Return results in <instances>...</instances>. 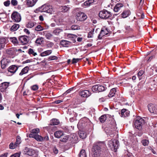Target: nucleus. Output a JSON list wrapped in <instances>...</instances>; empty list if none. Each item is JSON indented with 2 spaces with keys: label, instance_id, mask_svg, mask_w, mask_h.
Returning <instances> with one entry per match:
<instances>
[{
  "label": "nucleus",
  "instance_id": "0eeeda50",
  "mask_svg": "<svg viewBox=\"0 0 157 157\" xmlns=\"http://www.w3.org/2000/svg\"><path fill=\"white\" fill-rule=\"evenodd\" d=\"M11 17L13 21L16 22H19L21 20V17L20 14L17 12H14L12 14Z\"/></svg>",
  "mask_w": 157,
  "mask_h": 157
},
{
  "label": "nucleus",
  "instance_id": "a211bd4d",
  "mask_svg": "<svg viewBox=\"0 0 157 157\" xmlns=\"http://www.w3.org/2000/svg\"><path fill=\"white\" fill-rule=\"evenodd\" d=\"M123 6V5L122 3H117L114 7L113 9L114 11L117 12L121 11Z\"/></svg>",
  "mask_w": 157,
  "mask_h": 157
},
{
  "label": "nucleus",
  "instance_id": "052dcab7",
  "mask_svg": "<svg viewBox=\"0 0 157 157\" xmlns=\"http://www.w3.org/2000/svg\"><path fill=\"white\" fill-rule=\"evenodd\" d=\"M31 89L33 90H36L38 89V86L37 85H34L31 87Z\"/></svg>",
  "mask_w": 157,
  "mask_h": 157
},
{
  "label": "nucleus",
  "instance_id": "338daca9",
  "mask_svg": "<svg viewBox=\"0 0 157 157\" xmlns=\"http://www.w3.org/2000/svg\"><path fill=\"white\" fill-rule=\"evenodd\" d=\"M24 31L28 35H29L30 34V32L27 29H24Z\"/></svg>",
  "mask_w": 157,
  "mask_h": 157
},
{
  "label": "nucleus",
  "instance_id": "f704fd0d",
  "mask_svg": "<svg viewBox=\"0 0 157 157\" xmlns=\"http://www.w3.org/2000/svg\"><path fill=\"white\" fill-rule=\"evenodd\" d=\"M100 32H101V34L102 36H104L105 35H107L109 33L108 29L106 28L102 29Z\"/></svg>",
  "mask_w": 157,
  "mask_h": 157
},
{
  "label": "nucleus",
  "instance_id": "79ce46f5",
  "mask_svg": "<svg viewBox=\"0 0 157 157\" xmlns=\"http://www.w3.org/2000/svg\"><path fill=\"white\" fill-rule=\"evenodd\" d=\"M40 132V130L39 128H36L32 129L30 131V134H37Z\"/></svg>",
  "mask_w": 157,
  "mask_h": 157
},
{
  "label": "nucleus",
  "instance_id": "1a4fd4ad",
  "mask_svg": "<svg viewBox=\"0 0 157 157\" xmlns=\"http://www.w3.org/2000/svg\"><path fill=\"white\" fill-rule=\"evenodd\" d=\"M89 121V120L87 119H82L78 122V126L82 128H84L87 125V122Z\"/></svg>",
  "mask_w": 157,
  "mask_h": 157
},
{
  "label": "nucleus",
  "instance_id": "a18cd8bd",
  "mask_svg": "<svg viewBox=\"0 0 157 157\" xmlns=\"http://www.w3.org/2000/svg\"><path fill=\"white\" fill-rule=\"evenodd\" d=\"M68 139L69 137L68 136H65L61 138L60 140L62 142H66L68 140Z\"/></svg>",
  "mask_w": 157,
  "mask_h": 157
},
{
  "label": "nucleus",
  "instance_id": "c03bdc74",
  "mask_svg": "<svg viewBox=\"0 0 157 157\" xmlns=\"http://www.w3.org/2000/svg\"><path fill=\"white\" fill-rule=\"evenodd\" d=\"M71 29L72 30H76L80 29V26L77 25H73L71 27Z\"/></svg>",
  "mask_w": 157,
  "mask_h": 157
},
{
  "label": "nucleus",
  "instance_id": "39448f33",
  "mask_svg": "<svg viewBox=\"0 0 157 157\" xmlns=\"http://www.w3.org/2000/svg\"><path fill=\"white\" fill-rule=\"evenodd\" d=\"M40 9H42L41 11L42 12L51 14L53 12L52 7L50 5H44L41 6Z\"/></svg>",
  "mask_w": 157,
  "mask_h": 157
},
{
  "label": "nucleus",
  "instance_id": "f03ea898",
  "mask_svg": "<svg viewBox=\"0 0 157 157\" xmlns=\"http://www.w3.org/2000/svg\"><path fill=\"white\" fill-rule=\"evenodd\" d=\"M108 145L112 151L116 152L119 145V142L117 140H111L109 141Z\"/></svg>",
  "mask_w": 157,
  "mask_h": 157
},
{
  "label": "nucleus",
  "instance_id": "4468645a",
  "mask_svg": "<svg viewBox=\"0 0 157 157\" xmlns=\"http://www.w3.org/2000/svg\"><path fill=\"white\" fill-rule=\"evenodd\" d=\"M18 67L15 65L10 66L8 69V71L11 73L12 75L14 74L18 70Z\"/></svg>",
  "mask_w": 157,
  "mask_h": 157
},
{
  "label": "nucleus",
  "instance_id": "2f4dec72",
  "mask_svg": "<svg viewBox=\"0 0 157 157\" xmlns=\"http://www.w3.org/2000/svg\"><path fill=\"white\" fill-rule=\"evenodd\" d=\"M10 40L15 45H17L18 44V41L17 38L15 37H10Z\"/></svg>",
  "mask_w": 157,
  "mask_h": 157
},
{
  "label": "nucleus",
  "instance_id": "6e6d98bb",
  "mask_svg": "<svg viewBox=\"0 0 157 157\" xmlns=\"http://www.w3.org/2000/svg\"><path fill=\"white\" fill-rule=\"evenodd\" d=\"M11 3L13 6H16L17 4V2L16 0H12Z\"/></svg>",
  "mask_w": 157,
  "mask_h": 157
},
{
  "label": "nucleus",
  "instance_id": "c9c22d12",
  "mask_svg": "<svg viewBox=\"0 0 157 157\" xmlns=\"http://www.w3.org/2000/svg\"><path fill=\"white\" fill-rule=\"evenodd\" d=\"M79 157H86V154L84 150H82L79 154Z\"/></svg>",
  "mask_w": 157,
  "mask_h": 157
},
{
  "label": "nucleus",
  "instance_id": "cd10ccee",
  "mask_svg": "<svg viewBox=\"0 0 157 157\" xmlns=\"http://www.w3.org/2000/svg\"><path fill=\"white\" fill-rule=\"evenodd\" d=\"M44 41V38L42 37H39L36 39L35 41V43L38 45L41 44Z\"/></svg>",
  "mask_w": 157,
  "mask_h": 157
},
{
  "label": "nucleus",
  "instance_id": "bf43d9fd",
  "mask_svg": "<svg viewBox=\"0 0 157 157\" xmlns=\"http://www.w3.org/2000/svg\"><path fill=\"white\" fill-rule=\"evenodd\" d=\"M53 44L52 43L49 42L47 43V47L48 48H51L53 46Z\"/></svg>",
  "mask_w": 157,
  "mask_h": 157
},
{
  "label": "nucleus",
  "instance_id": "774afa93",
  "mask_svg": "<svg viewBox=\"0 0 157 157\" xmlns=\"http://www.w3.org/2000/svg\"><path fill=\"white\" fill-rule=\"evenodd\" d=\"M153 81L155 82V83H154V84L157 86V78H155V79L153 80Z\"/></svg>",
  "mask_w": 157,
  "mask_h": 157
},
{
  "label": "nucleus",
  "instance_id": "f257e3e1",
  "mask_svg": "<svg viewBox=\"0 0 157 157\" xmlns=\"http://www.w3.org/2000/svg\"><path fill=\"white\" fill-rule=\"evenodd\" d=\"M105 146L104 142H100L95 144L92 149V157H100L101 153V148Z\"/></svg>",
  "mask_w": 157,
  "mask_h": 157
},
{
  "label": "nucleus",
  "instance_id": "8fccbe9b",
  "mask_svg": "<svg viewBox=\"0 0 157 157\" xmlns=\"http://www.w3.org/2000/svg\"><path fill=\"white\" fill-rule=\"evenodd\" d=\"M6 40L4 37L0 38V44H1L3 46V44L6 42Z\"/></svg>",
  "mask_w": 157,
  "mask_h": 157
},
{
  "label": "nucleus",
  "instance_id": "ddd939ff",
  "mask_svg": "<svg viewBox=\"0 0 157 157\" xmlns=\"http://www.w3.org/2000/svg\"><path fill=\"white\" fill-rule=\"evenodd\" d=\"M29 137L34 138L38 141H41L43 140V137L37 134H30L29 135Z\"/></svg>",
  "mask_w": 157,
  "mask_h": 157
},
{
  "label": "nucleus",
  "instance_id": "72a5a7b5",
  "mask_svg": "<svg viewBox=\"0 0 157 157\" xmlns=\"http://www.w3.org/2000/svg\"><path fill=\"white\" fill-rule=\"evenodd\" d=\"M80 137L82 139H84L86 137V133L83 131H80L79 132Z\"/></svg>",
  "mask_w": 157,
  "mask_h": 157
},
{
  "label": "nucleus",
  "instance_id": "f8f14e48",
  "mask_svg": "<svg viewBox=\"0 0 157 157\" xmlns=\"http://www.w3.org/2000/svg\"><path fill=\"white\" fill-rule=\"evenodd\" d=\"M19 40L23 45L27 44L29 41V38L27 36H20L19 38Z\"/></svg>",
  "mask_w": 157,
  "mask_h": 157
},
{
  "label": "nucleus",
  "instance_id": "bb28decb",
  "mask_svg": "<svg viewBox=\"0 0 157 157\" xmlns=\"http://www.w3.org/2000/svg\"><path fill=\"white\" fill-rule=\"evenodd\" d=\"M19 27V25L18 24H15L12 26L10 29V30L12 32H14L18 29Z\"/></svg>",
  "mask_w": 157,
  "mask_h": 157
},
{
  "label": "nucleus",
  "instance_id": "6e6552de",
  "mask_svg": "<svg viewBox=\"0 0 157 157\" xmlns=\"http://www.w3.org/2000/svg\"><path fill=\"white\" fill-rule=\"evenodd\" d=\"M76 18L77 21H83L87 18V16L84 13L79 12L77 14Z\"/></svg>",
  "mask_w": 157,
  "mask_h": 157
},
{
  "label": "nucleus",
  "instance_id": "5701e85b",
  "mask_svg": "<svg viewBox=\"0 0 157 157\" xmlns=\"http://www.w3.org/2000/svg\"><path fill=\"white\" fill-rule=\"evenodd\" d=\"M29 70V68L28 66L25 67L21 71L19 75L20 76H22L24 74L27 73Z\"/></svg>",
  "mask_w": 157,
  "mask_h": 157
},
{
  "label": "nucleus",
  "instance_id": "c756f323",
  "mask_svg": "<svg viewBox=\"0 0 157 157\" xmlns=\"http://www.w3.org/2000/svg\"><path fill=\"white\" fill-rule=\"evenodd\" d=\"M36 23L35 22L30 21L28 22L26 25V27L29 28H31L33 27Z\"/></svg>",
  "mask_w": 157,
  "mask_h": 157
},
{
  "label": "nucleus",
  "instance_id": "37998d69",
  "mask_svg": "<svg viewBox=\"0 0 157 157\" xmlns=\"http://www.w3.org/2000/svg\"><path fill=\"white\" fill-rule=\"evenodd\" d=\"M44 29V27L40 25H37L35 28V30L37 31H42Z\"/></svg>",
  "mask_w": 157,
  "mask_h": 157
},
{
  "label": "nucleus",
  "instance_id": "09e8293b",
  "mask_svg": "<svg viewBox=\"0 0 157 157\" xmlns=\"http://www.w3.org/2000/svg\"><path fill=\"white\" fill-rule=\"evenodd\" d=\"M21 142V137L19 136H17V137L16 141L15 142V144H16L17 146L20 144Z\"/></svg>",
  "mask_w": 157,
  "mask_h": 157
},
{
  "label": "nucleus",
  "instance_id": "de8ad7c7",
  "mask_svg": "<svg viewBox=\"0 0 157 157\" xmlns=\"http://www.w3.org/2000/svg\"><path fill=\"white\" fill-rule=\"evenodd\" d=\"M10 148L11 149H13L17 147V145L15 144V143L14 144L13 143H11L10 145Z\"/></svg>",
  "mask_w": 157,
  "mask_h": 157
},
{
  "label": "nucleus",
  "instance_id": "20e7f679",
  "mask_svg": "<svg viewBox=\"0 0 157 157\" xmlns=\"http://www.w3.org/2000/svg\"><path fill=\"white\" fill-rule=\"evenodd\" d=\"M112 16L110 12L106 10L100 11L99 13V16L102 19H106Z\"/></svg>",
  "mask_w": 157,
  "mask_h": 157
},
{
  "label": "nucleus",
  "instance_id": "dca6fc26",
  "mask_svg": "<svg viewBox=\"0 0 157 157\" xmlns=\"http://www.w3.org/2000/svg\"><path fill=\"white\" fill-rule=\"evenodd\" d=\"M91 94L90 91L88 90H85L81 91L79 93L80 96L83 97H87Z\"/></svg>",
  "mask_w": 157,
  "mask_h": 157
},
{
  "label": "nucleus",
  "instance_id": "864d4df0",
  "mask_svg": "<svg viewBox=\"0 0 157 157\" xmlns=\"http://www.w3.org/2000/svg\"><path fill=\"white\" fill-rule=\"evenodd\" d=\"M69 9V8L66 6H63L62 8V11L63 12H65L67 11Z\"/></svg>",
  "mask_w": 157,
  "mask_h": 157
},
{
  "label": "nucleus",
  "instance_id": "473e14b6",
  "mask_svg": "<svg viewBox=\"0 0 157 157\" xmlns=\"http://www.w3.org/2000/svg\"><path fill=\"white\" fill-rule=\"evenodd\" d=\"M60 44L63 47H68L69 46V41L65 40H62L60 42Z\"/></svg>",
  "mask_w": 157,
  "mask_h": 157
},
{
  "label": "nucleus",
  "instance_id": "9d476101",
  "mask_svg": "<svg viewBox=\"0 0 157 157\" xmlns=\"http://www.w3.org/2000/svg\"><path fill=\"white\" fill-rule=\"evenodd\" d=\"M148 108L151 113L157 114V106L149 104L148 105Z\"/></svg>",
  "mask_w": 157,
  "mask_h": 157
},
{
  "label": "nucleus",
  "instance_id": "5fc2aeb1",
  "mask_svg": "<svg viewBox=\"0 0 157 157\" xmlns=\"http://www.w3.org/2000/svg\"><path fill=\"white\" fill-rule=\"evenodd\" d=\"M81 59H75V58H73L72 60V63L74 64L77 63V62H78L79 60Z\"/></svg>",
  "mask_w": 157,
  "mask_h": 157
},
{
  "label": "nucleus",
  "instance_id": "603ef678",
  "mask_svg": "<svg viewBox=\"0 0 157 157\" xmlns=\"http://www.w3.org/2000/svg\"><path fill=\"white\" fill-rule=\"evenodd\" d=\"M57 59V57L56 56H49L48 59V60H53Z\"/></svg>",
  "mask_w": 157,
  "mask_h": 157
},
{
  "label": "nucleus",
  "instance_id": "aec40b11",
  "mask_svg": "<svg viewBox=\"0 0 157 157\" xmlns=\"http://www.w3.org/2000/svg\"><path fill=\"white\" fill-rule=\"evenodd\" d=\"M6 53L9 57H11L15 54V52L14 48H10L6 50Z\"/></svg>",
  "mask_w": 157,
  "mask_h": 157
},
{
  "label": "nucleus",
  "instance_id": "b1692460",
  "mask_svg": "<svg viewBox=\"0 0 157 157\" xmlns=\"http://www.w3.org/2000/svg\"><path fill=\"white\" fill-rule=\"evenodd\" d=\"M121 112V116L122 117H126L128 116L129 114L128 111L125 109H122Z\"/></svg>",
  "mask_w": 157,
  "mask_h": 157
},
{
  "label": "nucleus",
  "instance_id": "13d9d810",
  "mask_svg": "<svg viewBox=\"0 0 157 157\" xmlns=\"http://www.w3.org/2000/svg\"><path fill=\"white\" fill-rule=\"evenodd\" d=\"M10 1L9 0H7L4 2V5L6 6H8L10 4Z\"/></svg>",
  "mask_w": 157,
  "mask_h": 157
},
{
  "label": "nucleus",
  "instance_id": "e433bc0d",
  "mask_svg": "<svg viewBox=\"0 0 157 157\" xmlns=\"http://www.w3.org/2000/svg\"><path fill=\"white\" fill-rule=\"evenodd\" d=\"M106 119V115H103L99 118V120L100 122L103 123L105 122Z\"/></svg>",
  "mask_w": 157,
  "mask_h": 157
},
{
  "label": "nucleus",
  "instance_id": "f3484780",
  "mask_svg": "<svg viewBox=\"0 0 157 157\" xmlns=\"http://www.w3.org/2000/svg\"><path fill=\"white\" fill-rule=\"evenodd\" d=\"M10 83L5 82L2 83V86L0 87V89L1 92H4L9 86Z\"/></svg>",
  "mask_w": 157,
  "mask_h": 157
},
{
  "label": "nucleus",
  "instance_id": "69168bd1",
  "mask_svg": "<svg viewBox=\"0 0 157 157\" xmlns=\"http://www.w3.org/2000/svg\"><path fill=\"white\" fill-rule=\"evenodd\" d=\"M93 33H94L93 31H91L90 32L88 33V37H89V38L92 37Z\"/></svg>",
  "mask_w": 157,
  "mask_h": 157
},
{
  "label": "nucleus",
  "instance_id": "0e129e2a",
  "mask_svg": "<svg viewBox=\"0 0 157 157\" xmlns=\"http://www.w3.org/2000/svg\"><path fill=\"white\" fill-rule=\"evenodd\" d=\"M53 152L56 154H57L58 153V150L56 147H53Z\"/></svg>",
  "mask_w": 157,
  "mask_h": 157
},
{
  "label": "nucleus",
  "instance_id": "58836bf2",
  "mask_svg": "<svg viewBox=\"0 0 157 157\" xmlns=\"http://www.w3.org/2000/svg\"><path fill=\"white\" fill-rule=\"evenodd\" d=\"M94 2V0H88L84 3V5L89 6Z\"/></svg>",
  "mask_w": 157,
  "mask_h": 157
},
{
  "label": "nucleus",
  "instance_id": "2eb2a0df",
  "mask_svg": "<svg viewBox=\"0 0 157 157\" xmlns=\"http://www.w3.org/2000/svg\"><path fill=\"white\" fill-rule=\"evenodd\" d=\"M9 60L6 58L3 59L1 62V67L2 69H5L9 63Z\"/></svg>",
  "mask_w": 157,
  "mask_h": 157
},
{
  "label": "nucleus",
  "instance_id": "423d86ee",
  "mask_svg": "<svg viewBox=\"0 0 157 157\" xmlns=\"http://www.w3.org/2000/svg\"><path fill=\"white\" fill-rule=\"evenodd\" d=\"M105 89V87L104 86L99 85L94 86L92 88V90L94 92H102L104 91Z\"/></svg>",
  "mask_w": 157,
  "mask_h": 157
},
{
  "label": "nucleus",
  "instance_id": "a19ab883",
  "mask_svg": "<svg viewBox=\"0 0 157 157\" xmlns=\"http://www.w3.org/2000/svg\"><path fill=\"white\" fill-rule=\"evenodd\" d=\"M129 14V12L128 11H124L121 14L122 17L125 18L128 16Z\"/></svg>",
  "mask_w": 157,
  "mask_h": 157
},
{
  "label": "nucleus",
  "instance_id": "680f3d73",
  "mask_svg": "<svg viewBox=\"0 0 157 157\" xmlns=\"http://www.w3.org/2000/svg\"><path fill=\"white\" fill-rule=\"evenodd\" d=\"M66 100L65 98H64L63 100H58L55 101V103L56 104H59L61 102L65 101Z\"/></svg>",
  "mask_w": 157,
  "mask_h": 157
},
{
  "label": "nucleus",
  "instance_id": "ea45409f",
  "mask_svg": "<svg viewBox=\"0 0 157 157\" xmlns=\"http://www.w3.org/2000/svg\"><path fill=\"white\" fill-rule=\"evenodd\" d=\"M28 53L30 55H32L34 56H35L36 55H37L36 53L35 52L34 50L33 49L31 48H30L29 49Z\"/></svg>",
  "mask_w": 157,
  "mask_h": 157
},
{
  "label": "nucleus",
  "instance_id": "4d7b16f0",
  "mask_svg": "<svg viewBox=\"0 0 157 157\" xmlns=\"http://www.w3.org/2000/svg\"><path fill=\"white\" fill-rule=\"evenodd\" d=\"M52 35L50 33H48L45 35L46 38L47 39H49L52 37Z\"/></svg>",
  "mask_w": 157,
  "mask_h": 157
},
{
  "label": "nucleus",
  "instance_id": "e2e57ef3",
  "mask_svg": "<svg viewBox=\"0 0 157 157\" xmlns=\"http://www.w3.org/2000/svg\"><path fill=\"white\" fill-rule=\"evenodd\" d=\"M20 154L19 153H17L13 155H12L10 157H19Z\"/></svg>",
  "mask_w": 157,
  "mask_h": 157
},
{
  "label": "nucleus",
  "instance_id": "c85d7f7f",
  "mask_svg": "<svg viewBox=\"0 0 157 157\" xmlns=\"http://www.w3.org/2000/svg\"><path fill=\"white\" fill-rule=\"evenodd\" d=\"M59 123V120L56 119H53L50 122V124L51 125H58Z\"/></svg>",
  "mask_w": 157,
  "mask_h": 157
},
{
  "label": "nucleus",
  "instance_id": "7c9ffc66",
  "mask_svg": "<svg viewBox=\"0 0 157 157\" xmlns=\"http://www.w3.org/2000/svg\"><path fill=\"white\" fill-rule=\"evenodd\" d=\"M116 91V89L115 88L111 89L108 95L109 97L111 98L113 97L115 94Z\"/></svg>",
  "mask_w": 157,
  "mask_h": 157
},
{
  "label": "nucleus",
  "instance_id": "9b49d317",
  "mask_svg": "<svg viewBox=\"0 0 157 157\" xmlns=\"http://www.w3.org/2000/svg\"><path fill=\"white\" fill-rule=\"evenodd\" d=\"M24 153L26 155L29 156H32L36 152L35 150L27 147H25L24 150Z\"/></svg>",
  "mask_w": 157,
  "mask_h": 157
},
{
  "label": "nucleus",
  "instance_id": "a878e982",
  "mask_svg": "<svg viewBox=\"0 0 157 157\" xmlns=\"http://www.w3.org/2000/svg\"><path fill=\"white\" fill-rule=\"evenodd\" d=\"M52 52V50H48L41 53L40 56L42 57L45 56L50 55Z\"/></svg>",
  "mask_w": 157,
  "mask_h": 157
},
{
  "label": "nucleus",
  "instance_id": "412c9836",
  "mask_svg": "<svg viewBox=\"0 0 157 157\" xmlns=\"http://www.w3.org/2000/svg\"><path fill=\"white\" fill-rule=\"evenodd\" d=\"M77 37L76 35L69 33V43H75Z\"/></svg>",
  "mask_w": 157,
  "mask_h": 157
},
{
  "label": "nucleus",
  "instance_id": "6ab92c4d",
  "mask_svg": "<svg viewBox=\"0 0 157 157\" xmlns=\"http://www.w3.org/2000/svg\"><path fill=\"white\" fill-rule=\"evenodd\" d=\"M70 139L73 143H76L78 140V137L75 133H72L69 136Z\"/></svg>",
  "mask_w": 157,
  "mask_h": 157
},
{
  "label": "nucleus",
  "instance_id": "7ed1b4c3",
  "mask_svg": "<svg viewBox=\"0 0 157 157\" xmlns=\"http://www.w3.org/2000/svg\"><path fill=\"white\" fill-rule=\"evenodd\" d=\"M144 123V120L139 117L136 118L134 122L135 127L139 130L141 129L142 126Z\"/></svg>",
  "mask_w": 157,
  "mask_h": 157
},
{
  "label": "nucleus",
  "instance_id": "4c0bfd02",
  "mask_svg": "<svg viewBox=\"0 0 157 157\" xmlns=\"http://www.w3.org/2000/svg\"><path fill=\"white\" fill-rule=\"evenodd\" d=\"M63 31L61 29L59 28H57L55 29L53 31V33L54 34L58 35L60 32Z\"/></svg>",
  "mask_w": 157,
  "mask_h": 157
},
{
  "label": "nucleus",
  "instance_id": "4be33fe9",
  "mask_svg": "<svg viewBox=\"0 0 157 157\" xmlns=\"http://www.w3.org/2000/svg\"><path fill=\"white\" fill-rule=\"evenodd\" d=\"M38 0H27V5L29 7L33 6Z\"/></svg>",
  "mask_w": 157,
  "mask_h": 157
},
{
  "label": "nucleus",
  "instance_id": "393cba45",
  "mask_svg": "<svg viewBox=\"0 0 157 157\" xmlns=\"http://www.w3.org/2000/svg\"><path fill=\"white\" fill-rule=\"evenodd\" d=\"M54 136L55 137L59 138L62 136L63 135V132L61 131H57L54 133Z\"/></svg>",
  "mask_w": 157,
  "mask_h": 157
},
{
  "label": "nucleus",
  "instance_id": "3c124183",
  "mask_svg": "<svg viewBox=\"0 0 157 157\" xmlns=\"http://www.w3.org/2000/svg\"><path fill=\"white\" fill-rule=\"evenodd\" d=\"M143 145L146 146L147 145L149 144V141L147 140H144L141 142Z\"/></svg>",
  "mask_w": 157,
  "mask_h": 157
},
{
  "label": "nucleus",
  "instance_id": "49530a36",
  "mask_svg": "<svg viewBox=\"0 0 157 157\" xmlns=\"http://www.w3.org/2000/svg\"><path fill=\"white\" fill-rule=\"evenodd\" d=\"M144 71L143 70H140L138 73V76L140 80H141L142 79V78L141 77L144 74Z\"/></svg>",
  "mask_w": 157,
  "mask_h": 157
}]
</instances>
